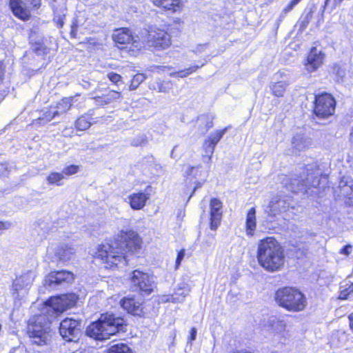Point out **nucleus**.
<instances>
[{
    "mask_svg": "<svg viewBox=\"0 0 353 353\" xmlns=\"http://www.w3.org/2000/svg\"><path fill=\"white\" fill-rule=\"evenodd\" d=\"M77 296L74 294L52 297L47 302L43 313L29 319L27 332L32 344L47 345L51 339L50 325L54 319L65 310L73 307Z\"/></svg>",
    "mask_w": 353,
    "mask_h": 353,
    "instance_id": "obj_1",
    "label": "nucleus"
},
{
    "mask_svg": "<svg viewBox=\"0 0 353 353\" xmlns=\"http://www.w3.org/2000/svg\"><path fill=\"white\" fill-rule=\"evenodd\" d=\"M141 240L133 230L121 231L120 234L110 243L99 245L94 253V258L100 259L105 268H112L119 265H128V256L141 248Z\"/></svg>",
    "mask_w": 353,
    "mask_h": 353,
    "instance_id": "obj_2",
    "label": "nucleus"
},
{
    "mask_svg": "<svg viewBox=\"0 0 353 353\" xmlns=\"http://www.w3.org/2000/svg\"><path fill=\"white\" fill-rule=\"evenodd\" d=\"M256 258L259 264L269 272L281 270L285 264L283 249L278 241L272 236L259 241Z\"/></svg>",
    "mask_w": 353,
    "mask_h": 353,
    "instance_id": "obj_3",
    "label": "nucleus"
},
{
    "mask_svg": "<svg viewBox=\"0 0 353 353\" xmlns=\"http://www.w3.org/2000/svg\"><path fill=\"white\" fill-rule=\"evenodd\" d=\"M126 325L123 318L113 314L105 313L100 319L92 323L86 329V334L95 340L103 341L110 336L125 332Z\"/></svg>",
    "mask_w": 353,
    "mask_h": 353,
    "instance_id": "obj_4",
    "label": "nucleus"
},
{
    "mask_svg": "<svg viewBox=\"0 0 353 353\" xmlns=\"http://www.w3.org/2000/svg\"><path fill=\"white\" fill-rule=\"evenodd\" d=\"M306 175L288 178L282 176V183L290 191L298 192H306L307 189L317 188L320 184L319 176L322 174L316 161L308 163L305 167Z\"/></svg>",
    "mask_w": 353,
    "mask_h": 353,
    "instance_id": "obj_5",
    "label": "nucleus"
},
{
    "mask_svg": "<svg viewBox=\"0 0 353 353\" xmlns=\"http://www.w3.org/2000/svg\"><path fill=\"white\" fill-rule=\"evenodd\" d=\"M276 302L288 311L300 312L307 305L306 298L299 290L290 287L283 288L276 291Z\"/></svg>",
    "mask_w": 353,
    "mask_h": 353,
    "instance_id": "obj_6",
    "label": "nucleus"
},
{
    "mask_svg": "<svg viewBox=\"0 0 353 353\" xmlns=\"http://www.w3.org/2000/svg\"><path fill=\"white\" fill-rule=\"evenodd\" d=\"M141 41H144V48L149 46L157 49H165L171 45V37L163 30L152 28L144 33Z\"/></svg>",
    "mask_w": 353,
    "mask_h": 353,
    "instance_id": "obj_7",
    "label": "nucleus"
},
{
    "mask_svg": "<svg viewBox=\"0 0 353 353\" xmlns=\"http://www.w3.org/2000/svg\"><path fill=\"white\" fill-rule=\"evenodd\" d=\"M130 281L134 290L139 292L141 294L149 295L154 291L155 288L153 278L148 273L138 270H135L132 272Z\"/></svg>",
    "mask_w": 353,
    "mask_h": 353,
    "instance_id": "obj_8",
    "label": "nucleus"
},
{
    "mask_svg": "<svg viewBox=\"0 0 353 353\" xmlns=\"http://www.w3.org/2000/svg\"><path fill=\"white\" fill-rule=\"evenodd\" d=\"M314 114L319 118H326L335 112L336 101L332 94L324 92L315 96Z\"/></svg>",
    "mask_w": 353,
    "mask_h": 353,
    "instance_id": "obj_9",
    "label": "nucleus"
},
{
    "mask_svg": "<svg viewBox=\"0 0 353 353\" xmlns=\"http://www.w3.org/2000/svg\"><path fill=\"white\" fill-rule=\"evenodd\" d=\"M74 279L72 272L65 270L51 272L46 278L44 285L51 290L63 288Z\"/></svg>",
    "mask_w": 353,
    "mask_h": 353,
    "instance_id": "obj_10",
    "label": "nucleus"
},
{
    "mask_svg": "<svg viewBox=\"0 0 353 353\" xmlns=\"http://www.w3.org/2000/svg\"><path fill=\"white\" fill-rule=\"evenodd\" d=\"M112 39L119 45H131V48L140 50L144 48V41L137 35H133L130 30L122 28L115 30L112 34Z\"/></svg>",
    "mask_w": 353,
    "mask_h": 353,
    "instance_id": "obj_11",
    "label": "nucleus"
},
{
    "mask_svg": "<svg viewBox=\"0 0 353 353\" xmlns=\"http://www.w3.org/2000/svg\"><path fill=\"white\" fill-rule=\"evenodd\" d=\"M120 305L128 314L134 316L143 317L148 314L143 301L134 296L123 297L120 301Z\"/></svg>",
    "mask_w": 353,
    "mask_h": 353,
    "instance_id": "obj_12",
    "label": "nucleus"
},
{
    "mask_svg": "<svg viewBox=\"0 0 353 353\" xmlns=\"http://www.w3.org/2000/svg\"><path fill=\"white\" fill-rule=\"evenodd\" d=\"M61 336L68 341L77 339L80 334V322L70 318L63 320L59 326Z\"/></svg>",
    "mask_w": 353,
    "mask_h": 353,
    "instance_id": "obj_13",
    "label": "nucleus"
},
{
    "mask_svg": "<svg viewBox=\"0 0 353 353\" xmlns=\"http://www.w3.org/2000/svg\"><path fill=\"white\" fill-rule=\"evenodd\" d=\"M290 207V203L284 198L274 196L270 201L265 209L266 213L271 216H275L286 212Z\"/></svg>",
    "mask_w": 353,
    "mask_h": 353,
    "instance_id": "obj_14",
    "label": "nucleus"
},
{
    "mask_svg": "<svg viewBox=\"0 0 353 353\" xmlns=\"http://www.w3.org/2000/svg\"><path fill=\"white\" fill-rule=\"evenodd\" d=\"M222 202L214 198L210 200V228L211 230H215L217 229L221 223L222 218Z\"/></svg>",
    "mask_w": 353,
    "mask_h": 353,
    "instance_id": "obj_15",
    "label": "nucleus"
},
{
    "mask_svg": "<svg viewBox=\"0 0 353 353\" xmlns=\"http://www.w3.org/2000/svg\"><path fill=\"white\" fill-rule=\"evenodd\" d=\"M152 187L148 185L143 192L133 193L128 196L129 203L132 209L141 210L144 208L150 199Z\"/></svg>",
    "mask_w": 353,
    "mask_h": 353,
    "instance_id": "obj_16",
    "label": "nucleus"
},
{
    "mask_svg": "<svg viewBox=\"0 0 353 353\" xmlns=\"http://www.w3.org/2000/svg\"><path fill=\"white\" fill-rule=\"evenodd\" d=\"M323 58L324 54L321 51L318 50L316 47L312 48L305 63V69L309 72L315 71L323 63Z\"/></svg>",
    "mask_w": 353,
    "mask_h": 353,
    "instance_id": "obj_17",
    "label": "nucleus"
},
{
    "mask_svg": "<svg viewBox=\"0 0 353 353\" xmlns=\"http://www.w3.org/2000/svg\"><path fill=\"white\" fill-rule=\"evenodd\" d=\"M76 250L74 247L67 244H61L57 247L54 252V259L58 263H65L74 256Z\"/></svg>",
    "mask_w": 353,
    "mask_h": 353,
    "instance_id": "obj_18",
    "label": "nucleus"
},
{
    "mask_svg": "<svg viewBox=\"0 0 353 353\" xmlns=\"http://www.w3.org/2000/svg\"><path fill=\"white\" fill-rule=\"evenodd\" d=\"M227 130V128H225L221 130H216L210 133L203 143V148L207 154H210L211 156L214 153L216 144L225 134Z\"/></svg>",
    "mask_w": 353,
    "mask_h": 353,
    "instance_id": "obj_19",
    "label": "nucleus"
},
{
    "mask_svg": "<svg viewBox=\"0 0 353 353\" xmlns=\"http://www.w3.org/2000/svg\"><path fill=\"white\" fill-rule=\"evenodd\" d=\"M34 274L32 272H28L16 279L12 284L13 290L18 293L20 290L27 288L34 281Z\"/></svg>",
    "mask_w": 353,
    "mask_h": 353,
    "instance_id": "obj_20",
    "label": "nucleus"
},
{
    "mask_svg": "<svg viewBox=\"0 0 353 353\" xmlns=\"http://www.w3.org/2000/svg\"><path fill=\"white\" fill-rule=\"evenodd\" d=\"M121 96L120 92L111 90L101 97H92V99L94 101L95 105L98 106H104L120 99Z\"/></svg>",
    "mask_w": 353,
    "mask_h": 353,
    "instance_id": "obj_21",
    "label": "nucleus"
},
{
    "mask_svg": "<svg viewBox=\"0 0 353 353\" xmlns=\"http://www.w3.org/2000/svg\"><path fill=\"white\" fill-rule=\"evenodd\" d=\"M256 227V210L250 208L246 215L245 232L249 236H253Z\"/></svg>",
    "mask_w": 353,
    "mask_h": 353,
    "instance_id": "obj_22",
    "label": "nucleus"
},
{
    "mask_svg": "<svg viewBox=\"0 0 353 353\" xmlns=\"http://www.w3.org/2000/svg\"><path fill=\"white\" fill-rule=\"evenodd\" d=\"M292 145L296 150L302 151L308 148L312 145V140L308 137L297 134L293 137Z\"/></svg>",
    "mask_w": 353,
    "mask_h": 353,
    "instance_id": "obj_23",
    "label": "nucleus"
},
{
    "mask_svg": "<svg viewBox=\"0 0 353 353\" xmlns=\"http://www.w3.org/2000/svg\"><path fill=\"white\" fill-rule=\"evenodd\" d=\"M151 1L157 7L173 12L179 10L181 4L179 0H151Z\"/></svg>",
    "mask_w": 353,
    "mask_h": 353,
    "instance_id": "obj_24",
    "label": "nucleus"
},
{
    "mask_svg": "<svg viewBox=\"0 0 353 353\" xmlns=\"http://www.w3.org/2000/svg\"><path fill=\"white\" fill-rule=\"evenodd\" d=\"M268 327L270 330L276 334H281L285 330L286 324L282 319L277 318L276 316H272L268 320Z\"/></svg>",
    "mask_w": 353,
    "mask_h": 353,
    "instance_id": "obj_25",
    "label": "nucleus"
},
{
    "mask_svg": "<svg viewBox=\"0 0 353 353\" xmlns=\"http://www.w3.org/2000/svg\"><path fill=\"white\" fill-rule=\"evenodd\" d=\"M72 98H64L54 108V115H60L69 110L72 105Z\"/></svg>",
    "mask_w": 353,
    "mask_h": 353,
    "instance_id": "obj_26",
    "label": "nucleus"
},
{
    "mask_svg": "<svg viewBox=\"0 0 353 353\" xmlns=\"http://www.w3.org/2000/svg\"><path fill=\"white\" fill-rule=\"evenodd\" d=\"M10 6L14 14L19 19L26 20L29 17L28 12L21 7L18 0H10Z\"/></svg>",
    "mask_w": 353,
    "mask_h": 353,
    "instance_id": "obj_27",
    "label": "nucleus"
},
{
    "mask_svg": "<svg viewBox=\"0 0 353 353\" xmlns=\"http://www.w3.org/2000/svg\"><path fill=\"white\" fill-rule=\"evenodd\" d=\"M198 123L201 126V133H205L213 126V118L210 115L203 114L198 118Z\"/></svg>",
    "mask_w": 353,
    "mask_h": 353,
    "instance_id": "obj_28",
    "label": "nucleus"
},
{
    "mask_svg": "<svg viewBox=\"0 0 353 353\" xmlns=\"http://www.w3.org/2000/svg\"><path fill=\"white\" fill-rule=\"evenodd\" d=\"M152 89L158 90L159 92H168L172 89V84L169 81H163L161 79H157L152 85Z\"/></svg>",
    "mask_w": 353,
    "mask_h": 353,
    "instance_id": "obj_29",
    "label": "nucleus"
},
{
    "mask_svg": "<svg viewBox=\"0 0 353 353\" xmlns=\"http://www.w3.org/2000/svg\"><path fill=\"white\" fill-rule=\"evenodd\" d=\"M190 290L186 285L179 286L172 294L174 297V303H181L184 301L185 298L188 295Z\"/></svg>",
    "mask_w": 353,
    "mask_h": 353,
    "instance_id": "obj_30",
    "label": "nucleus"
},
{
    "mask_svg": "<svg viewBox=\"0 0 353 353\" xmlns=\"http://www.w3.org/2000/svg\"><path fill=\"white\" fill-rule=\"evenodd\" d=\"M288 84L285 81L274 83L270 85L272 93L276 97H281L285 92Z\"/></svg>",
    "mask_w": 353,
    "mask_h": 353,
    "instance_id": "obj_31",
    "label": "nucleus"
},
{
    "mask_svg": "<svg viewBox=\"0 0 353 353\" xmlns=\"http://www.w3.org/2000/svg\"><path fill=\"white\" fill-rule=\"evenodd\" d=\"M90 120L91 117L88 115L80 117L75 122L76 128L81 131L88 129L92 125Z\"/></svg>",
    "mask_w": 353,
    "mask_h": 353,
    "instance_id": "obj_32",
    "label": "nucleus"
},
{
    "mask_svg": "<svg viewBox=\"0 0 353 353\" xmlns=\"http://www.w3.org/2000/svg\"><path fill=\"white\" fill-rule=\"evenodd\" d=\"M205 63H202L201 65H192L185 70H180L176 72L171 73L170 76L172 77H180V78H184L190 75L194 72H196L199 68L203 66Z\"/></svg>",
    "mask_w": 353,
    "mask_h": 353,
    "instance_id": "obj_33",
    "label": "nucleus"
},
{
    "mask_svg": "<svg viewBox=\"0 0 353 353\" xmlns=\"http://www.w3.org/2000/svg\"><path fill=\"white\" fill-rule=\"evenodd\" d=\"M64 179V176L62 173L59 172H51L47 177L48 183L50 185H61L63 183L62 180Z\"/></svg>",
    "mask_w": 353,
    "mask_h": 353,
    "instance_id": "obj_34",
    "label": "nucleus"
},
{
    "mask_svg": "<svg viewBox=\"0 0 353 353\" xmlns=\"http://www.w3.org/2000/svg\"><path fill=\"white\" fill-rule=\"evenodd\" d=\"M108 353H132L130 348L125 343H117L112 345Z\"/></svg>",
    "mask_w": 353,
    "mask_h": 353,
    "instance_id": "obj_35",
    "label": "nucleus"
},
{
    "mask_svg": "<svg viewBox=\"0 0 353 353\" xmlns=\"http://www.w3.org/2000/svg\"><path fill=\"white\" fill-rule=\"evenodd\" d=\"M145 78L146 77L144 74L139 73L135 74L133 77L131 81V83L129 86L130 90H136L139 87V85L145 81Z\"/></svg>",
    "mask_w": 353,
    "mask_h": 353,
    "instance_id": "obj_36",
    "label": "nucleus"
},
{
    "mask_svg": "<svg viewBox=\"0 0 353 353\" xmlns=\"http://www.w3.org/2000/svg\"><path fill=\"white\" fill-rule=\"evenodd\" d=\"M34 51L38 55H44L49 52V48L43 43H37L34 47Z\"/></svg>",
    "mask_w": 353,
    "mask_h": 353,
    "instance_id": "obj_37",
    "label": "nucleus"
},
{
    "mask_svg": "<svg viewBox=\"0 0 353 353\" xmlns=\"http://www.w3.org/2000/svg\"><path fill=\"white\" fill-rule=\"evenodd\" d=\"M147 143V137L144 134H140L136 138H134L132 141L131 144L133 146H141L144 145Z\"/></svg>",
    "mask_w": 353,
    "mask_h": 353,
    "instance_id": "obj_38",
    "label": "nucleus"
},
{
    "mask_svg": "<svg viewBox=\"0 0 353 353\" xmlns=\"http://www.w3.org/2000/svg\"><path fill=\"white\" fill-rule=\"evenodd\" d=\"M79 171V166L76 165H70L65 167L63 171L62 174L68 176L74 174Z\"/></svg>",
    "mask_w": 353,
    "mask_h": 353,
    "instance_id": "obj_39",
    "label": "nucleus"
},
{
    "mask_svg": "<svg viewBox=\"0 0 353 353\" xmlns=\"http://www.w3.org/2000/svg\"><path fill=\"white\" fill-rule=\"evenodd\" d=\"M314 12H315V8L314 6L310 8V10L308 11L307 13H306L305 16L303 19V21H302L303 26H306L310 23V21L312 19L313 14Z\"/></svg>",
    "mask_w": 353,
    "mask_h": 353,
    "instance_id": "obj_40",
    "label": "nucleus"
},
{
    "mask_svg": "<svg viewBox=\"0 0 353 353\" xmlns=\"http://www.w3.org/2000/svg\"><path fill=\"white\" fill-rule=\"evenodd\" d=\"M107 76L109 80L116 85H118L119 82H121V76L119 74L110 72Z\"/></svg>",
    "mask_w": 353,
    "mask_h": 353,
    "instance_id": "obj_41",
    "label": "nucleus"
},
{
    "mask_svg": "<svg viewBox=\"0 0 353 353\" xmlns=\"http://www.w3.org/2000/svg\"><path fill=\"white\" fill-rule=\"evenodd\" d=\"M342 1L343 0H325L323 9L329 6H330L332 10L335 9Z\"/></svg>",
    "mask_w": 353,
    "mask_h": 353,
    "instance_id": "obj_42",
    "label": "nucleus"
},
{
    "mask_svg": "<svg viewBox=\"0 0 353 353\" xmlns=\"http://www.w3.org/2000/svg\"><path fill=\"white\" fill-rule=\"evenodd\" d=\"M174 297L172 294H163V295H160L159 296V301L160 303H168V302L174 303Z\"/></svg>",
    "mask_w": 353,
    "mask_h": 353,
    "instance_id": "obj_43",
    "label": "nucleus"
},
{
    "mask_svg": "<svg viewBox=\"0 0 353 353\" xmlns=\"http://www.w3.org/2000/svg\"><path fill=\"white\" fill-rule=\"evenodd\" d=\"M185 256V250H181L178 252L176 259V269H177L181 262L183 261V258Z\"/></svg>",
    "mask_w": 353,
    "mask_h": 353,
    "instance_id": "obj_44",
    "label": "nucleus"
},
{
    "mask_svg": "<svg viewBox=\"0 0 353 353\" xmlns=\"http://www.w3.org/2000/svg\"><path fill=\"white\" fill-rule=\"evenodd\" d=\"M353 292V288H349L341 292L339 298L341 299H347L348 296Z\"/></svg>",
    "mask_w": 353,
    "mask_h": 353,
    "instance_id": "obj_45",
    "label": "nucleus"
},
{
    "mask_svg": "<svg viewBox=\"0 0 353 353\" xmlns=\"http://www.w3.org/2000/svg\"><path fill=\"white\" fill-rule=\"evenodd\" d=\"M54 110V108H51L50 110H49L48 111H47L46 112L44 113V118L50 121H51L53 118H54L55 117H57V115H54L53 114V111Z\"/></svg>",
    "mask_w": 353,
    "mask_h": 353,
    "instance_id": "obj_46",
    "label": "nucleus"
},
{
    "mask_svg": "<svg viewBox=\"0 0 353 353\" xmlns=\"http://www.w3.org/2000/svg\"><path fill=\"white\" fill-rule=\"evenodd\" d=\"M70 36L72 38L77 37V24L75 21H73L71 24Z\"/></svg>",
    "mask_w": 353,
    "mask_h": 353,
    "instance_id": "obj_47",
    "label": "nucleus"
},
{
    "mask_svg": "<svg viewBox=\"0 0 353 353\" xmlns=\"http://www.w3.org/2000/svg\"><path fill=\"white\" fill-rule=\"evenodd\" d=\"M352 250V246L350 245H345L341 250L340 253L348 256Z\"/></svg>",
    "mask_w": 353,
    "mask_h": 353,
    "instance_id": "obj_48",
    "label": "nucleus"
},
{
    "mask_svg": "<svg viewBox=\"0 0 353 353\" xmlns=\"http://www.w3.org/2000/svg\"><path fill=\"white\" fill-rule=\"evenodd\" d=\"M301 0H292L289 5L285 8V11L288 12L291 10L294 6L297 5Z\"/></svg>",
    "mask_w": 353,
    "mask_h": 353,
    "instance_id": "obj_49",
    "label": "nucleus"
},
{
    "mask_svg": "<svg viewBox=\"0 0 353 353\" xmlns=\"http://www.w3.org/2000/svg\"><path fill=\"white\" fill-rule=\"evenodd\" d=\"M197 330L195 327H192L190 330L189 340L190 341H194L196 339Z\"/></svg>",
    "mask_w": 353,
    "mask_h": 353,
    "instance_id": "obj_50",
    "label": "nucleus"
},
{
    "mask_svg": "<svg viewBox=\"0 0 353 353\" xmlns=\"http://www.w3.org/2000/svg\"><path fill=\"white\" fill-rule=\"evenodd\" d=\"M10 226H11V223L8 221H6V222L0 221V230H8L10 228Z\"/></svg>",
    "mask_w": 353,
    "mask_h": 353,
    "instance_id": "obj_51",
    "label": "nucleus"
},
{
    "mask_svg": "<svg viewBox=\"0 0 353 353\" xmlns=\"http://www.w3.org/2000/svg\"><path fill=\"white\" fill-rule=\"evenodd\" d=\"M336 70V76L340 78L341 79H342V78L345 76V70L341 69V68H335Z\"/></svg>",
    "mask_w": 353,
    "mask_h": 353,
    "instance_id": "obj_52",
    "label": "nucleus"
},
{
    "mask_svg": "<svg viewBox=\"0 0 353 353\" xmlns=\"http://www.w3.org/2000/svg\"><path fill=\"white\" fill-rule=\"evenodd\" d=\"M298 250L301 252L302 255L305 256L308 253V248L305 245H302V247H299Z\"/></svg>",
    "mask_w": 353,
    "mask_h": 353,
    "instance_id": "obj_53",
    "label": "nucleus"
},
{
    "mask_svg": "<svg viewBox=\"0 0 353 353\" xmlns=\"http://www.w3.org/2000/svg\"><path fill=\"white\" fill-rule=\"evenodd\" d=\"M348 319H349L350 327L353 332V313H351L350 314H349Z\"/></svg>",
    "mask_w": 353,
    "mask_h": 353,
    "instance_id": "obj_54",
    "label": "nucleus"
},
{
    "mask_svg": "<svg viewBox=\"0 0 353 353\" xmlns=\"http://www.w3.org/2000/svg\"><path fill=\"white\" fill-rule=\"evenodd\" d=\"M82 85L84 88L88 89L90 88V83L89 82L85 81Z\"/></svg>",
    "mask_w": 353,
    "mask_h": 353,
    "instance_id": "obj_55",
    "label": "nucleus"
},
{
    "mask_svg": "<svg viewBox=\"0 0 353 353\" xmlns=\"http://www.w3.org/2000/svg\"><path fill=\"white\" fill-rule=\"evenodd\" d=\"M34 1V6L38 7L40 5V0H33Z\"/></svg>",
    "mask_w": 353,
    "mask_h": 353,
    "instance_id": "obj_56",
    "label": "nucleus"
},
{
    "mask_svg": "<svg viewBox=\"0 0 353 353\" xmlns=\"http://www.w3.org/2000/svg\"><path fill=\"white\" fill-rule=\"evenodd\" d=\"M205 48H206V45H201V46H200V47L198 49V50L199 52L203 51V50H205Z\"/></svg>",
    "mask_w": 353,
    "mask_h": 353,
    "instance_id": "obj_57",
    "label": "nucleus"
},
{
    "mask_svg": "<svg viewBox=\"0 0 353 353\" xmlns=\"http://www.w3.org/2000/svg\"><path fill=\"white\" fill-rule=\"evenodd\" d=\"M176 148V146H174V148L172 149V152H171V154H170V157L172 158H174V149Z\"/></svg>",
    "mask_w": 353,
    "mask_h": 353,
    "instance_id": "obj_58",
    "label": "nucleus"
},
{
    "mask_svg": "<svg viewBox=\"0 0 353 353\" xmlns=\"http://www.w3.org/2000/svg\"><path fill=\"white\" fill-rule=\"evenodd\" d=\"M234 353H250V352L241 350V351L234 352Z\"/></svg>",
    "mask_w": 353,
    "mask_h": 353,
    "instance_id": "obj_59",
    "label": "nucleus"
},
{
    "mask_svg": "<svg viewBox=\"0 0 353 353\" xmlns=\"http://www.w3.org/2000/svg\"><path fill=\"white\" fill-rule=\"evenodd\" d=\"M1 79H2V71H1V69L0 68V82L1 81Z\"/></svg>",
    "mask_w": 353,
    "mask_h": 353,
    "instance_id": "obj_60",
    "label": "nucleus"
},
{
    "mask_svg": "<svg viewBox=\"0 0 353 353\" xmlns=\"http://www.w3.org/2000/svg\"><path fill=\"white\" fill-rule=\"evenodd\" d=\"M349 288H351L352 289L353 288V285L350 286Z\"/></svg>",
    "mask_w": 353,
    "mask_h": 353,
    "instance_id": "obj_61",
    "label": "nucleus"
},
{
    "mask_svg": "<svg viewBox=\"0 0 353 353\" xmlns=\"http://www.w3.org/2000/svg\"><path fill=\"white\" fill-rule=\"evenodd\" d=\"M10 353H13V352H10Z\"/></svg>",
    "mask_w": 353,
    "mask_h": 353,
    "instance_id": "obj_62",
    "label": "nucleus"
}]
</instances>
